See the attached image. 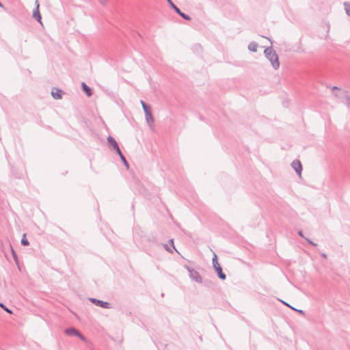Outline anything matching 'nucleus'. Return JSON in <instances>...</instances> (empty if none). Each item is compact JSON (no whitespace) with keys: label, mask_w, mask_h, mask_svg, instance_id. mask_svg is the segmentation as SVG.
I'll use <instances>...</instances> for the list:
<instances>
[{"label":"nucleus","mask_w":350,"mask_h":350,"mask_svg":"<svg viewBox=\"0 0 350 350\" xmlns=\"http://www.w3.org/2000/svg\"><path fill=\"white\" fill-rule=\"evenodd\" d=\"M263 38H266V39H268L269 40H270V39L269 38H267V37H266L265 36H263Z\"/></svg>","instance_id":"obj_35"},{"label":"nucleus","mask_w":350,"mask_h":350,"mask_svg":"<svg viewBox=\"0 0 350 350\" xmlns=\"http://www.w3.org/2000/svg\"><path fill=\"white\" fill-rule=\"evenodd\" d=\"M258 46V43L253 41V42H251L248 44L247 49L249 51H250L252 52H256Z\"/></svg>","instance_id":"obj_13"},{"label":"nucleus","mask_w":350,"mask_h":350,"mask_svg":"<svg viewBox=\"0 0 350 350\" xmlns=\"http://www.w3.org/2000/svg\"><path fill=\"white\" fill-rule=\"evenodd\" d=\"M10 250H11L12 257L14 259V261L16 262V263L17 264L18 263V260L17 254L15 252V250H14V248L12 247L11 244H10Z\"/></svg>","instance_id":"obj_15"},{"label":"nucleus","mask_w":350,"mask_h":350,"mask_svg":"<svg viewBox=\"0 0 350 350\" xmlns=\"http://www.w3.org/2000/svg\"><path fill=\"white\" fill-rule=\"evenodd\" d=\"M63 94L64 92L62 90L55 87L52 88L51 96L54 99H61L62 98Z\"/></svg>","instance_id":"obj_9"},{"label":"nucleus","mask_w":350,"mask_h":350,"mask_svg":"<svg viewBox=\"0 0 350 350\" xmlns=\"http://www.w3.org/2000/svg\"><path fill=\"white\" fill-rule=\"evenodd\" d=\"M140 103L145 113L146 120L148 124L151 126L154 122V119L151 111L150 106L142 100H140Z\"/></svg>","instance_id":"obj_2"},{"label":"nucleus","mask_w":350,"mask_h":350,"mask_svg":"<svg viewBox=\"0 0 350 350\" xmlns=\"http://www.w3.org/2000/svg\"><path fill=\"white\" fill-rule=\"evenodd\" d=\"M344 92H345V93H348L349 92H348V91H347V90H345V91H344Z\"/></svg>","instance_id":"obj_37"},{"label":"nucleus","mask_w":350,"mask_h":350,"mask_svg":"<svg viewBox=\"0 0 350 350\" xmlns=\"http://www.w3.org/2000/svg\"><path fill=\"white\" fill-rule=\"evenodd\" d=\"M305 240L311 245L314 246V247H316L317 245V243H314L312 240H310V239L308 238H305Z\"/></svg>","instance_id":"obj_22"},{"label":"nucleus","mask_w":350,"mask_h":350,"mask_svg":"<svg viewBox=\"0 0 350 350\" xmlns=\"http://www.w3.org/2000/svg\"><path fill=\"white\" fill-rule=\"evenodd\" d=\"M145 240L151 244L158 245L156 238L152 235L147 237Z\"/></svg>","instance_id":"obj_14"},{"label":"nucleus","mask_w":350,"mask_h":350,"mask_svg":"<svg viewBox=\"0 0 350 350\" xmlns=\"http://www.w3.org/2000/svg\"><path fill=\"white\" fill-rule=\"evenodd\" d=\"M170 4V7L174 10V12L178 14L180 17L186 21H191V18L188 14L183 12L173 2L172 0H166Z\"/></svg>","instance_id":"obj_6"},{"label":"nucleus","mask_w":350,"mask_h":350,"mask_svg":"<svg viewBox=\"0 0 350 350\" xmlns=\"http://www.w3.org/2000/svg\"><path fill=\"white\" fill-rule=\"evenodd\" d=\"M291 167L295 170L296 174L299 176H301L302 170H303L302 164H301V161L298 159L293 160L291 163Z\"/></svg>","instance_id":"obj_8"},{"label":"nucleus","mask_w":350,"mask_h":350,"mask_svg":"<svg viewBox=\"0 0 350 350\" xmlns=\"http://www.w3.org/2000/svg\"><path fill=\"white\" fill-rule=\"evenodd\" d=\"M264 55L269 60L272 67L277 70L280 67L279 57L275 51L272 46H267L264 49Z\"/></svg>","instance_id":"obj_1"},{"label":"nucleus","mask_w":350,"mask_h":350,"mask_svg":"<svg viewBox=\"0 0 350 350\" xmlns=\"http://www.w3.org/2000/svg\"><path fill=\"white\" fill-rule=\"evenodd\" d=\"M169 242H170V245L172 246L173 249L178 252V251L176 250L174 244V239H170L169 241Z\"/></svg>","instance_id":"obj_24"},{"label":"nucleus","mask_w":350,"mask_h":350,"mask_svg":"<svg viewBox=\"0 0 350 350\" xmlns=\"http://www.w3.org/2000/svg\"><path fill=\"white\" fill-rule=\"evenodd\" d=\"M293 310L297 311L298 313H299L301 314H305L304 311L302 310L296 309L295 308H293Z\"/></svg>","instance_id":"obj_23"},{"label":"nucleus","mask_w":350,"mask_h":350,"mask_svg":"<svg viewBox=\"0 0 350 350\" xmlns=\"http://www.w3.org/2000/svg\"><path fill=\"white\" fill-rule=\"evenodd\" d=\"M282 303H283L284 305L287 306L288 307H289V308H292V309L293 308V307H292L291 306H290L287 302L282 301Z\"/></svg>","instance_id":"obj_28"},{"label":"nucleus","mask_w":350,"mask_h":350,"mask_svg":"<svg viewBox=\"0 0 350 350\" xmlns=\"http://www.w3.org/2000/svg\"><path fill=\"white\" fill-rule=\"evenodd\" d=\"M64 333L69 336H77L82 341L87 342L86 337L82 334L77 328L74 327H70L65 329Z\"/></svg>","instance_id":"obj_4"},{"label":"nucleus","mask_w":350,"mask_h":350,"mask_svg":"<svg viewBox=\"0 0 350 350\" xmlns=\"http://www.w3.org/2000/svg\"><path fill=\"white\" fill-rule=\"evenodd\" d=\"M344 5H345V10L346 14L349 16H350V3L349 2H345L344 3Z\"/></svg>","instance_id":"obj_17"},{"label":"nucleus","mask_w":350,"mask_h":350,"mask_svg":"<svg viewBox=\"0 0 350 350\" xmlns=\"http://www.w3.org/2000/svg\"><path fill=\"white\" fill-rule=\"evenodd\" d=\"M282 303H283L284 305L287 306L288 307H289V308H292V309L293 308V307H292L291 306H290L287 302L282 301Z\"/></svg>","instance_id":"obj_27"},{"label":"nucleus","mask_w":350,"mask_h":350,"mask_svg":"<svg viewBox=\"0 0 350 350\" xmlns=\"http://www.w3.org/2000/svg\"><path fill=\"white\" fill-rule=\"evenodd\" d=\"M321 256L324 258H327V254L325 253H322Z\"/></svg>","instance_id":"obj_30"},{"label":"nucleus","mask_w":350,"mask_h":350,"mask_svg":"<svg viewBox=\"0 0 350 350\" xmlns=\"http://www.w3.org/2000/svg\"><path fill=\"white\" fill-rule=\"evenodd\" d=\"M326 87H327V88H329V89H331V90H332V86L330 84H327V85H326Z\"/></svg>","instance_id":"obj_31"},{"label":"nucleus","mask_w":350,"mask_h":350,"mask_svg":"<svg viewBox=\"0 0 350 350\" xmlns=\"http://www.w3.org/2000/svg\"><path fill=\"white\" fill-rule=\"evenodd\" d=\"M88 299L91 303L96 306L106 309L111 308V304L109 302L92 297L89 298Z\"/></svg>","instance_id":"obj_7"},{"label":"nucleus","mask_w":350,"mask_h":350,"mask_svg":"<svg viewBox=\"0 0 350 350\" xmlns=\"http://www.w3.org/2000/svg\"><path fill=\"white\" fill-rule=\"evenodd\" d=\"M107 142L109 144V146L112 147L113 149L116 148V147L118 146V144L116 140L111 135H109L107 137Z\"/></svg>","instance_id":"obj_12"},{"label":"nucleus","mask_w":350,"mask_h":350,"mask_svg":"<svg viewBox=\"0 0 350 350\" xmlns=\"http://www.w3.org/2000/svg\"><path fill=\"white\" fill-rule=\"evenodd\" d=\"M163 247H164V249L167 251L168 252L172 254L173 253V250H172L167 244L166 243H164L163 244Z\"/></svg>","instance_id":"obj_21"},{"label":"nucleus","mask_w":350,"mask_h":350,"mask_svg":"<svg viewBox=\"0 0 350 350\" xmlns=\"http://www.w3.org/2000/svg\"><path fill=\"white\" fill-rule=\"evenodd\" d=\"M334 96L336 98H340V96L338 93H334Z\"/></svg>","instance_id":"obj_29"},{"label":"nucleus","mask_w":350,"mask_h":350,"mask_svg":"<svg viewBox=\"0 0 350 350\" xmlns=\"http://www.w3.org/2000/svg\"><path fill=\"white\" fill-rule=\"evenodd\" d=\"M185 267L187 269V270L189 273V278L192 280H194L195 282H196L198 283L202 282V276L200 275V274L199 273L198 271H197L196 270H195L194 269L190 267L189 266H188L187 265H185Z\"/></svg>","instance_id":"obj_5"},{"label":"nucleus","mask_w":350,"mask_h":350,"mask_svg":"<svg viewBox=\"0 0 350 350\" xmlns=\"http://www.w3.org/2000/svg\"><path fill=\"white\" fill-rule=\"evenodd\" d=\"M116 152V153L120 157H121L122 156H123L124 154H122L119 146L118 147H116V148H114L113 149Z\"/></svg>","instance_id":"obj_20"},{"label":"nucleus","mask_w":350,"mask_h":350,"mask_svg":"<svg viewBox=\"0 0 350 350\" xmlns=\"http://www.w3.org/2000/svg\"><path fill=\"white\" fill-rule=\"evenodd\" d=\"M199 338H200V340H202V336H200Z\"/></svg>","instance_id":"obj_36"},{"label":"nucleus","mask_w":350,"mask_h":350,"mask_svg":"<svg viewBox=\"0 0 350 350\" xmlns=\"http://www.w3.org/2000/svg\"><path fill=\"white\" fill-rule=\"evenodd\" d=\"M297 233H298V235H299L300 237L304 238V239H305V238H306V237H304V232H303V231H302V230H299Z\"/></svg>","instance_id":"obj_25"},{"label":"nucleus","mask_w":350,"mask_h":350,"mask_svg":"<svg viewBox=\"0 0 350 350\" xmlns=\"http://www.w3.org/2000/svg\"><path fill=\"white\" fill-rule=\"evenodd\" d=\"M81 88L87 96L90 97L93 94L92 89L89 87L85 82L81 83Z\"/></svg>","instance_id":"obj_10"},{"label":"nucleus","mask_w":350,"mask_h":350,"mask_svg":"<svg viewBox=\"0 0 350 350\" xmlns=\"http://www.w3.org/2000/svg\"><path fill=\"white\" fill-rule=\"evenodd\" d=\"M35 3H36V6H37V5H38V4H39V3H38V0H36V2H35Z\"/></svg>","instance_id":"obj_34"},{"label":"nucleus","mask_w":350,"mask_h":350,"mask_svg":"<svg viewBox=\"0 0 350 350\" xmlns=\"http://www.w3.org/2000/svg\"><path fill=\"white\" fill-rule=\"evenodd\" d=\"M100 3L104 4L105 3V0H98Z\"/></svg>","instance_id":"obj_32"},{"label":"nucleus","mask_w":350,"mask_h":350,"mask_svg":"<svg viewBox=\"0 0 350 350\" xmlns=\"http://www.w3.org/2000/svg\"><path fill=\"white\" fill-rule=\"evenodd\" d=\"M0 307L8 314H12V310L8 308L3 303L0 302Z\"/></svg>","instance_id":"obj_18"},{"label":"nucleus","mask_w":350,"mask_h":350,"mask_svg":"<svg viewBox=\"0 0 350 350\" xmlns=\"http://www.w3.org/2000/svg\"><path fill=\"white\" fill-rule=\"evenodd\" d=\"M21 245H23V246H27V245H29V241L27 239V238H26V234H24L23 235V237H22L21 241Z\"/></svg>","instance_id":"obj_16"},{"label":"nucleus","mask_w":350,"mask_h":350,"mask_svg":"<svg viewBox=\"0 0 350 350\" xmlns=\"http://www.w3.org/2000/svg\"><path fill=\"white\" fill-rule=\"evenodd\" d=\"M0 8H3V5L1 2H0Z\"/></svg>","instance_id":"obj_33"},{"label":"nucleus","mask_w":350,"mask_h":350,"mask_svg":"<svg viewBox=\"0 0 350 350\" xmlns=\"http://www.w3.org/2000/svg\"><path fill=\"white\" fill-rule=\"evenodd\" d=\"M213 267L215 271L217 273V275L219 279L221 280H225L226 279V275L223 272L222 267L218 262L217 256L214 253L213 257Z\"/></svg>","instance_id":"obj_3"},{"label":"nucleus","mask_w":350,"mask_h":350,"mask_svg":"<svg viewBox=\"0 0 350 350\" xmlns=\"http://www.w3.org/2000/svg\"><path fill=\"white\" fill-rule=\"evenodd\" d=\"M120 159H121L122 162L123 163V164L124 165V166H125L127 169H129V163H128L127 160L126 159L125 157L123 155V156H122V157H120Z\"/></svg>","instance_id":"obj_19"},{"label":"nucleus","mask_w":350,"mask_h":350,"mask_svg":"<svg viewBox=\"0 0 350 350\" xmlns=\"http://www.w3.org/2000/svg\"><path fill=\"white\" fill-rule=\"evenodd\" d=\"M33 17L36 21L42 24V16L39 10V4H38L36 9L33 11Z\"/></svg>","instance_id":"obj_11"},{"label":"nucleus","mask_w":350,"mask_h":350,"mask_svg":"<svg viewBox=\"0 0 350 350\" xmlns=\"http://www.w3.org/2000/svg\"><path fill=\"white\" fill-rule=\"evenodd\" d=\"M332 90L334 91V90H340V88L338 86H332Z\"/></svg>","instance_id":"obj_26"}]
</instances>
